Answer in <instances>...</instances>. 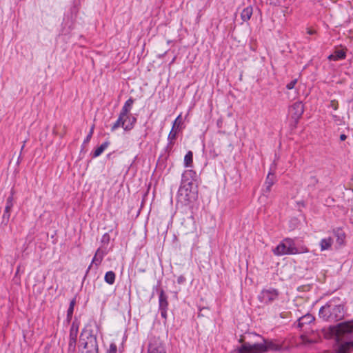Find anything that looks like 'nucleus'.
<instances>
[{
    "label": "nucleus",
    "instance_id": "obj_31",
    "mask_svg": "<svg viewBox=\"0 0 353 353\" xmlns=\"http://www.w3.org/2000/svg\"><path fill=\"white\" fill-rule=\"evenodd\" d=\"M94 127V125L92 126L88 134L87 135V137H85V139L83 141V144L88 143L90 141V139L92 137V134H93Z\"/></svg>",
    "mask_w": 353,
    "mask_h": 353
},
{
    "label": "nucleus",
    "instance_id": "obj_18",
    "mask_svg": "<svg viewBox=\"0 0 353 353\" xmlns=\"http://www.w3.org/2000/svg\"><path fill=\"white\" fill-rule=\"evenodd\" d=\"M314 319V317L312 314H306L298 319V327L302 328L305 325L312 323Z\"/></svg>",
    "mask_w": 353,
    "mask_h": 353
},
{
    "label": "nucleus",
    "instance_id": "obj_17",
    "mask_svg": "<svg viewBox=\"0 0 353 353\" xmlns=\"http://www.w3.org/2000/svg\"><path fill=\"white\" fill-rule=\"evenodd\" d=\"M333 233L336 239V243L339 245H343L346 236L345 232L341 228H338L333 230Z\"/></svg>",
    "mask_w": 353,
    "mask_h": 353
},
{
    "label": "nucleus",
    "instance_id": "obj_25",
    "mask_svg": "<svg viewBox=\"0 0 353 353\" xmlns=\"http://www.w3.org/2000/svg\"><path fill=\"white\" fill-rule=\"evenodd\" d=\"M116 275L113 271H108L105 273L104 281L109 285L114 283Z\"/></svg>",
    "mask_w": 353,
    "mask_h": 353
},
{
    "label": "nucleus",
    "instance_id": "obj_27",
    "mask_svg": "<svg viewBox=\"0 0 353 353\" xmlns=\"http://www.w3.org/2000/svg\"><path fill=\"white\" fill-rule=\"evenodd\" d=\"M193 163V153L192 151H188L184 157V165L185 167H192Z\"/></svg>",
    "mask_w": 353,
    "mask_h": 353
},
{
    "label": "nucleus",
    "instance_id": "obj_11",
    "mask_svg": "<svg viewBox=\"0 0 353 353\" xmlns=\"http://www.w3.org/2000/svg\"><path fill=\"white\" fill-rule=\"evenodd\" d=\"M13 207V194H12L6 199L5 210L2 216V223L7 225L10 217V211Z\"/></svg>",
    "mask_w": 353,
    "mask_h": 353
},
{
    "label": "nucleus",
    "instance_id": "obj_44",
    "mask_svg": "<svg viewBox=\"0 0 353 353\" xmlns=\"http://www.w3.org/2000/svg\"><path fill=\"white\" fill-rule=\"evenodd\" d=\"M183 278L182 276L179 277L178 279V283H181L183 281Z\"/></svg>",
    "mask_w": 353,
    "mask_h": 353
},
{
    "label": "nucleus",
    "instance_id": "obj_42",
    "mask_svg": "<svg viewBox=\"0 0 353 353\" xmlns=\"http://www.w3.org/2000/svg\"><path fill=\"white\" fill-rule=\"evenodd\" d=\"M315 32H316V31L314 30H312L310 28L307 29V33L310 35L314 34H315Z\"/></svg>",
    "mask_w": 353,
    "mask_h": 353
},
{
    "label": "nucleus",
    "instance_id": "obj_22",
    "mask_svg": "<svg viewBox=\"0 0 353 353\" xmlns=\"http://www.w3.org/2000/svg\"><path fill=\"white\" fill-rule=\"evenodd\" d=\"M253 14V8L251 6H247L245 8L241 13V18L243 20V21L246 22L248 21L252 15Z\"/></svg>",
    "mask_w": 353,
    "mask_h": 353
},
{
    "label": "nucleus",
    "instance_id": "obj_5",
    "mask_svg": "<svg viewBox=\"0 0 353 353\" xmlns=\"http://www.w3.org/2000/svg\"><path fill=\"white\" fill-rule=\"evenodd\" d=\"M80 345L86 350L85 353H97L98 344L97 337L92 334H88L86 339L83 338V334L81 335Z\"/></svg>",
    "mask_w": 353,
    "mask_h": 353
},
{
    "label": "nucleus",
    "instance_id": "obj_19",
    "mask_svg": "<svg viewBox=\"0 0 353 353\" xmlns=\"http://www.w3.org/2000/svg\"><path fill=\"white\" fill-rule=\"evenodd\" d=\"M168 296L165 294L164 291L161 290L159 296V310L168 309Z\"/></svg>",
    "mask_w": 353,
    "mask_h": 353
},
{
    "label": "nucleus",
    "instance_id": "obj_32",
    "mask_svg": "<svg viewBox=\"0 0 353 353\" xmlns=\"http://www.w3.org/2000/svg\"><path fill=\"white\" fill-rule=\"evenodd\" d=\"M180 118H181V114L179 115L176 118V119L174 121L172 126V128H175V129L178 130V128L179 127V125H181V123Z\"/></svg>",
    "mask_w": 353,
    "mask_h": 353
},
{
    "label": "nucleus",
    "instance_id": "obj_14",
    "mask_svg": "<svg viewBox=\"0 0 353 353\" xmlns=\"http://www.w3.org/2000/svg\"><path fill=\"white\" fill-rule=\"evenodd\" d=\"M275 183V176L274 174L270 172L266 177L265 181L264 183L265 188L263 189V194L266 195L270 192L271 188L272 185Z\"/></svg>",
    "mask_w": 353,
    "mask_h": 353
},
{
    "label": "nucleus",
    "instance_id": "obj_20",
    "mask_svg": "<svg viewBox=\"0 0 353 353\" xmlns=\"http://www.w3.org/2000/svg\"><path fill=\"white\" fill-rule=\"evenodd\" d=\"M133 103H134V99L130 97L125 102L119 114H121L122 116H124L125 114H129V113L132 109Z\"/></svg>",
    "mask_w": 353,
    "mask_h": 353
},
{
    "label": "nucleus",
    "instance_id": "obj_26",
    "mask_svg": "<svg viewBox=\"0 0 353 353\" xmlns=\"http://www.w3.org/2000/svg\"><path fill=\"white\" fill-rule=\"evenodd\" d=\"M123 116L119 114L117 120L115 121V123H113V125L111 127V131L114 132L119 127H121L125 130V126H126V124H124V123L122 121V118Z\"/></svg>",
    "mask_w": 353,
    "mask_h": 353
},
{
    "label": "nucleus",
    "instance_id": "obj_34",
    "mask_svg": "<svg viewBox=\"0 0 353 353\" xmlns=\"http://www.w3.org/2000/svg\"><path fill=\"white\" fill-rule=\"evenodd\" d=\"M117 347L116 344L114 343H112L110 345V347L108 350V353H117Z\"/></svg>",
    "mask_w": 353,
    "mask_h": 353
},
{
    "label": "nucleus",
    "instance_id": "obj_35",
    "mask_svg": "<svg viewBox=\"0 0 353 353\" xmlns=\"http://www.w3.org/2000/svg\"><path fill=\"white\" fill-rule=\"evenodd\" d=\"M297 83V79H295L292 81H291L290 83H288L287 85H286V88L288 90H292L294 88L295 85Z\"/></svg>",
    "mask_w": 353,
    "mask_h": 353
},
{
    "label": "nucleus",
    "instance_id": "obj_30",
    "mask_svg": "<svg viewBox=\"0 0 353 353\" xmlns=\"http://www.w3.org/2000/svg\"><path fill=\"white\" fill-rule=\"evenodd\" d=\"M101 261H102V259L99 258L97 255L94 254V257L92 259V263L88 267L86 273H88V271L90 270V269L91 268V266H92V263H94L95 266L97 268L101 264Z\"/></svg>",
    "mask_w": 353,
    "mask_h": 353
},
{
    "label": "nucleus",
    "instance_id": "obj_9",
    "mask_svg": "<svg viewBox=\"0 0 353 353\" xmlns=\"http://www.w3.org/2000/svg\"><path fill=\"white\" fill-rule=\"evenodd\" d=\"M193 183H181L178 191V195L183 197L185 201H190L191 199V193Z\"/></svg>",
    "mask_w": 353,
    "mask_h": 353
},
{
    "label": "nucleus",
    "instance_id": "obj_4",
    "mask_svg": "<svg viewBox=\"0 0 353 353\" xmlns=\"http://www.w3.org/2000/svg\"><path fill=\"white\" fill-rule=\"evenodd\" d=\"M239 343H241L242 345L237 348L238 353H264V350H265L263 345V341L261 343H255L251 344L248 342H243V339L241 338L239 340Z\"/></svg>",
    "mask_w": 353,
    "mask_h": 353
},
{
    "label": "nucleus",
    "instance_id": "obj_10",
    "mask_svg": "<svg viewBox=\"0 0 353 353\" xmlns=\"http://www.w3.org/2000/svg\"><path fill=\"white\" fill-rule=\"evenodd\" d=\"M351 348L350 341L341 342L339 340L333 346V353H351Z\"/></svg>",
    "mask_w": 353,
    "mask_h": 353
},
{
    "label": "nucleus",
    "instance_id": "obj_24",
    "mask_svg": "<svg viewBox=\"0 0 353 353\" xmlns=\"http://www.w3.org/2000/svg\"><path fill=\"white\" fill-rule=\"evenodd\" d=\"M177 133H178V130L172 128V129L168 134V145L172 146L174 145V141L176 139Z\"/></svg>",
    "mask_w": 353,
    "mask_h": 353
},
{
    "label": "nucleus",
    "instance_id": "obj_36",
    "mask_svg": "<svg viewBox=\"0 0 353 353\" xmlns=\"http://www.w3.org/2000/svg\"><path fill=\"white\" fill-rule=\"evenodd\" d=\"M329 107L332 108L334 110H336L339 108L338 102L336 101H331Z\"/></svg>",
    "mask_w": 353,
    "mask_h": 353
},
{
    "label": "nucleus",
    "instance_id": "obj_46",
    "mask_svg": "<svg viewBox=\"0 0 353 353\" xmlns=\"http://www.w3.org/2000/svg\"><path fill=\"white\" fill-rule=\"evenodd\" d=\"M350 343H351L352 347H353V340L350 341Z\"/></svg>",
    "mask_w": 353,
    "mask_h": 353
},
{
    "label": "nucleus",
    "instance_id": "obj_6",
    "mask_svg": "<svg viewBox=\"0 0 353 353\" xmlns=\"http://www.w3.org/2000/svg\"><path fill=\"white\" fill-rule=\"evenodd\" d=\"M279 292L276 289L270 288L263 289L258 296L259 301L262 303L270 304L278 299Z\"/></svg>",
    "mask_w": 353,
    "mask_h": 353
},
{
    "label": "nucleus",
    "instance_id": "obj_7",
    "mask_svg": "<svg viewBox=\"0 0 353 353\" xmlns=\"http://www.w3.org/2000/svg\"><path fill=\"white\" fill-rule=\"evenodd\" d=\"M78 332H79V323L74 321V322H72L71 327H70V330L69 343H68V352L69 353H74L75 352Z\"/></svg>",
    "mask_w": 353,
    "mask_h": 353
},
{
    "label": "nucleus",
    "instance_id": "obj_16",
    "mask_svg": "<svg viewBox=\"0 0 353 353\" xmlns=\"http://www.w3.org/2000/svg\"><path fill=\"white\" fill-rule=\"evenodd\" d=\"M196 173L192 170H187L184 171L181 176L182 183H192L193 181L195 180Z\"/></svg>",
    "mask_w": 353,
    "mask_h": 353
},
{
    "label": "nucleus",
    "instance_id": "obj_1",
    "mask_svg": "<svg viewBox=\"0 0 353 353\" xmlns=\"http://www.w3.org/2000/svg\"><path fill=\"white\" fill-rule=\"evenodd\" d=\"M319 315L325 321H339L345 316L344 306L342 304L336 303V300L332 299L320 308Z\"/></svg>",
    "mask_w": 353,
    "mask_h": 353
},
{
    "label": "nucleus",
    "instance_id": "obj_45",
    "mask_svg": "<svg viewBox=\"0 0 353 353\" xmlns=\"http://www.w3.org/2000/svg\"><path fill=\"white\" fill-rule=\"evenodd\" d=\"M221 123H222L221 120H218V121H217V125H218L219 127H220V126H221Z\"/></svg>",
    "mask_w": 353,
    "mask_h": 353
},
{
    "label": "nucleus",
    "instance_id": "obj_2",
    "mask_svg": "<svg viewBox=\"0 0 353 353\" xmlns=\"http://www.w3.org/2000/svg\"><path fill=\"white\" fill-rule=\"evenodd\" d=\"M322 333L325 339H330L334 337L335 341L341 340L344 335L353 333V319L324 327L322 329Z\"/></svg>",
    "mask_w": 353,
    "mask_h": 353
},
{
    "label": "nucleus",
    "instance_id": "obj_33",
    "mask_svg": "<svg viewBox=\"0 0 353 353\" xmlns=\"http://www.w3.org/2000/svg\"><path fill=\"white\" fill-rule=\"evenodd\" d=\"M95 254L97 255L99 258L103 260L104 256L106 254V252L104 250H101V248H99L97 249Z\"/></svg>",
    "mask_w": 353,
    "mask_h": 353
},
{
    "label": "nucleus",
    "instance_id": "obj_43",
    "mask_svg": "<svg viewBox=\"0 0 353 353\" xmlns=\"http://www.w3.org/2000/svg\"><path fill=\"white\" fill-rule=\"evenodd\" d=\"M346 139H347V136H346L345 134H341L340 135V140H341V141H345Z\"/></svg>",
    "mask_w": 353,
    "mask_h": 353
},
{
    "label": "nucleus",
    "instance_id": "obj_3",
    "mask_svg": "<svg viewBox=\"0 0 353 353\" xmlns=\"http://www.w3.org/2000/svg\"><path fill=\"white\" fill-rule=\"evenodd\" d=\"M273 252L276 256L293 255L308 252V249L305 246L297 248L293 239L286 238L273 249Z\"/></svg>",
    "mask_w": 353,
    "mask_h": 353
},
{
    "label": "nucleus",
    "instance_id": "obj_29",
    "mask_svg": "<svg viewBox=\"0 0 353 353\" xmlns=\"http://www.w3.org/2000/svg\"><path fill=\"white\" fill-rule=\"evenodd\" d=\"M136 122H137L136 117H130L129 116L128 122L127 123L126 126H125V131L131 130L134 128Z\"/></svg>",
    "mask_w": 353,
    "mask_h": 353
},
{
    "label": "nucleus",
    "instance_id": "obj_38",
    "mask_svg": "<svg viewBox=\"0 0 353 353\" xmlns=\"http://www.w3.org/2000/svg\"><path fill=\"white\" fill-rule=\"evenodd\" d=\"M332 117L336 123L339 124L341 122V117L339 116L336 114H332Z\"/></svg>",
    "mask_w": 353,
    "mask_h": 353
},
{
    "label": "nucleus",
    "instance_id": "obj_12",
    "mask_svg": "<svg viewBox=\"0 0 353 353\" xmlns=\"http://www.w3.org/2000/svg\"><path fill=\"white\" fill-rule=\"evenodd\" d=\"M290 112L292 115V117L297 120L299 119L303 114L304 112V106L301 102H295L290 108Z\"/></svg>",
    "mask_w": 353,
    "mask_h": 353
},
{
    "label": "nucleus",
    "instance_id": "obj_40",
    "mask_svg": "<svg viewBox=\"0 0 353 353\" xmlns=\"http://www.w3.org/2000/svg\"><path fill=\"white\" fill-rule=\"evenodd\" d=\"M310 179H311V183H312V185H314L318 183V179H316V177L315 176H312L310 177Z\"/></svg>",
    "mask_w": 353,
    "mask_h": 353
},
{
    "label": "nucleus",
    "instance_id": "obj_28",
    "mask_svg": "<svg viewBox=\"0 0 353 353\" xmlns=\"http://www.w3.org/2000/svg\"><path fill=\"white\" fill-rule=\"evenodd\" d=\"M75 304H76V299L74 298L70 301V305H69V307L67 311V319L68 321H70V319H72Z\"/></svg>",
    "mask_w": 353,
    "mask_h": 353
},
{
    "label": "nucleus",
    "instance_id": "obj_15",
    "mask_svg": "<svg viewBox=\"0 0 353 353\" xmlns=\"http://www.w3.org/2000/svg\"><path fill=\"white\" fill-rule=\"evenodd\" d=\"M346 48L336 49L334 53L328 57V59L331 61L345 59L346 57Z\"/></svg>",
    "mask_w": 353,
    "mask_h": 353
},
{
    "label": "nucleus",
    "instance_id": "obj_37",
    "mask_svg": "<svg viewBox=\"0 0 353 353\" xmlns=\"http://www.w3.org/2000/svg\"><path fill=\"white\" fill-rule=\"evenodd\" d=\"M167 310L168 309L159 310L161 317L165 320L167 319Z\"/></svg>",
    "mask_w": 353,
    "mask_h": 353
},
{
    "label": "nucleus",
    "instance_id": "obj_39",
    "mask_svg": "<svg viewBox=\"0 0 353 353\" xmlns=\"http://www.w3.org/2000/svg\"><path fill=\"white\" fill-rule=\"evenodd\" d=\"M109 239H110V236H109V234H108V233H105V234L103 236V237H102V241H103V242H105V241L108 242V241H109Z\"/></svg>",
    "mask_w": 353,
    "mask_h": 353
},
{
    "label": "nucleus",
    "instance_id": "obj_21",
    "mask_svg": "<svg viewBox=\"0 0 353 353\" xmlns=\"http://www.w3.org/2000/svg\"><path fill=\"white\" fill-rule=\"evenodd\" d=\"M333 244V239L331 237L322 239L320 241L319 245L321 251L328 250Z\"/></svg>",
    "mask_w": 353,
    "mask_h": 353
},
{
    "label": "nucleus",
    "instance_id": "obj_13",
    "mask_svg": "<svg viewBox=\"0 0 353 353\" xmlns=\"http://www.w3.org/2000/svg\"><path fill=\"white\" fill-rule=\"evenodd\" d=\"M263 341V345L265 347L264 353L268 352H277L281 350V346L279 344L275 343L273 341L266 339L261 336L257 335Z\"/></svg>",
    "mask_w": 353,
    "mask_h": 353
},
{
    "label": "nucleus",
    "instance_id": "obj_8",
    "mask_svg": "<svg viewBox=\"0 0 353 353\" xmlns=\"http://www.w3.org/2000/svg\"><path fill=\"white\" fill-rule=\"evenodd\" d=\"M148 353H166L164 346L159 339L153 338L150 340Z\"/></svg>",
    "mask_w": 353,
    "mask_h": 353
},
{
    "label": "nucleus",
    "instance_id": "obj_41",
    "mask_svg": "<svg viewBox=\"0 0 353 353\" xmlns=\"http://www.w3.org/2000/svg\"><path fill=\"white\" fill-rule=\"evenodd\" d=\"M129 119V114H125L122 118V121L124 123V124H127V121L128 122Z\"/></svg>",
    "mask_w": 353,
    "mask_h": 353
},
{
    "label": "nucleus",
    "instance_id": "obj_23",
    "mask_svg": "<svg viewBox=\"0 0 353 353\" xmlns=\"http://www.w3.org/2000/svg\"><path fill=\"white\" fill-rule=\"evenodd\" d=\"M110 144V141H106L104 143H103L99 147H98L92 153V157L96 158L99 157L104 150L109 146Z\"/></svg>",
    "mask_w": 353,
    "mask_h": 353
}]
</instances>
